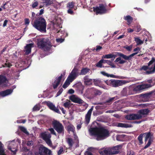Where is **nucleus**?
<instances>
[{"label": "nucleus", "instance_id": "20", "mask_svg": "<svg viewBox=\"0 0 155 155\" xmlns=\"http://www.w3.org/2000/svg\"><path fill=\"white\" fill-rule=\"evenodd\" d=\"M41 137L44 140H45L48 139H50L51 136L49 133L45 132L41 134Z\"/></svg>", "mask_w": 155, "mask_h": 155}, {"label": "nucleus", "instance_id": "37", "mask_svg": "<svg viewBox=\"0 0 155 155\" xmlns=\"http://www.w3.org/2000/svg\"><path fill=\"white\" fill-rule=\"evenodd\" d=\"M115 99V97L110 98L106 101V103L107 105H110L113 102Z\"/></svg>", "mask_w": 155, "mask_h": 155}, {"label": "nucleus", "instance_id": "43", "mask_svg": "<svg viewBox=\"0 0 155 155\" xmlns=\"http://www.w3.org/2000/svg\"><path fill=\"white\" fill-rule=\"evenodd\" d=\"M64 152L63 148L62 147H61L60 148L58 152V155H60Z\"/></svg>", "mask_w": 155, "mask_h": 155}, {"label": "nucleus", "instance_id": "15", "mask_svg": "<svg viewBox=\"0 0 155 155\" xmlns=\"http://www.w3.org/2000/svg\"><path fill=\"white\" fill-rule=\"evenodd\" d=\"M69 99L72 102L79 104H82L84 102L83 100L74 95L71 96Z\"/></svg>", "mask_w": 155, "mask_h": 155}, {"label": "nucleus", "instance_id": "14", "mask_svg": "<svg viewBox=\"0 0 155 155\" xmlns=\"http://www.w3.org/2000/svg\"><path fill=\"white\" fill-rule=\"evenodd\" d=\"M94 10L97 13L102 14L105 12L106 9L105 6L102 4L99 5V7H97L95 8H94Z\"/></svg>", "mask_w": 155, "mask_h": 155}, {"label": "nucleus", "instance_id": "2", "mask_svg": "<svg viewBox=\"0 0 155 155\" xmlns=\"http://www.w3.org/2000/svg\"><path fill=\"white\" fill-rule=\"evenodd\" d=\"M143 136L145 137L144 142L145 143L148 139V143L143 148L144 149H145L149 147L153 142V133L149 131L148 132L141 134L138 136L137 138V140L139 142V145H141L143 143Z\"/></svg>", "mask_w": 155, "mask_h": 155}, {"label": "nucleus", "instance_id": "61", "mask_svg": "<svg viewBox=\"0 0 155 155\" xmlns=\"http://www.w3.org/2000/svg\"><path fill=\"white\" fill-rule=\"evenodd\" d=\"M85 155H93L92 153L88 151H86L85 153Z\"/></svg>", "mask_w": 155, "mask_h": 155}, {"label": "nucleus", "instance_id": "64", "mask_svg": "<svg viewBox=\"0 0 155 155\" xmlns=\"http://www.w3.org/2000/svg\"><path fill=\"white\" fill-rule=\"evenodd\" d=\"M101 73L104 76H107V77L108 76V74L104 71H102Z\"/></svg>", "mask_w": 155, "mask_h": 155}, {"label": "nucleus", "instance_id": "47", "mask_svg": "<svg viewBox=\"0 0 155 155\" xmlns=\"http://www.w3.org/2000/svg\"><path fill=\"white\" fill-rule=\"evenodd\" d=\"M33 142L32 140L28 141L26 143L27 146L28 147H31L33 145Z\"/></svg>", "mask_w": 155, "mask_h": 155}, {"label": "nucleus", "instance_id": "25", "mask_svg": "<svg viewBox=\"0 0 155 155\" xmlns=\"http://www.w3.org/2000/svg\"><path fill=\"white\" fill-rule=\"evenodd\" d=\"M118 53V52L116 53L115 54H107L103 55L102 57V58H114L118 55L117 54Z\"/></svg>", "mask_w": 155, "mask_h": 155}, {"label": "nucleus", "instance_id": "53", "mask_svg": "<svg viewBox=\"0 0 155 155\" xmlns=\"http://www.w3.org/2000/svg\"><path fill=\"white\" fill-rule=\"evenodd\" d=\"M127 154V155H134V153L133 151L130 150L128 151Z\"/></svg>", "mask_w": 155, "mask_h": 155}, {"label": "nucleus", "instance_id": "50", "mask_svg": "<svg viewBox=\"0 0 155 155\" xmlns=\"http://www.w3.org/2000/svg\"><path fill=\"white\" fill-rule=\"evenodd\" d=\"M82 85L81 82H79L74 85V87H81Z\"/></svg>", "mask_w": 155, "mask_h": 155}, {"label": "nucleus", "instance_id": "4", "mask_svg": "<svg viewBox=\"0 0 155 155\" xmlns=\"http://www.w3.org/2000/svg\"><path fill=\"white\" fill-rule=\"evenodd\" d=\"M37 45L38 48L45 51H49L51 47V42L47 38L37 39Z\"/></svg>", "mask_w": 155, "mask_h": 155}, {"label": "nucleus", "instance_id": "13", "mask_svg": "<svg viewBox=\"0 0 155 155\" xmlns=\"http://www.w3.org/2000/svg\"><path fill=\"white\" fill-rule=\"evenodd\" d=\"M8 81L4 76L0 75V87H7L8 86Z\"/></svg>", "mask_w": 155, "mask_h": 155}, {"label": "nucleus", "instance_id": "7", "mask_svg": "<svg viewBox=\"0 0 155 155\" xmlns=\"http://www.w3.org/2000/svg\"><path fill=\"white\" fill-rule=\"evenodd\" d=\"M52 125L54 129L58 134H64V128L62 124L59 121L54 120L52 122Z\"/></svg>", "mask_w": 155, "mask_h": 155}, {"label": "nucleus", "instance_id": "54", "mask_svg": "<svg viewBox=\"0 0 155 155\" xmlns=\"http://www.w3.org/2000/svg\"><path fill=\"white\" fill-rule=\"evenodd\" d=\"M74 90L72 89H70L68 91V93L69 94H73L74 93Z\"/></svg>", "mask_w": 155, "mask_h": 155}, {"label": "nucleus", "instance_id": "3", "mask_svg": "<svg viewBox=\"0 0 155 155\" xmlns=\"http://www.w3.org/2000/svg\"><path fill=\"white\" fill-rule=\"evenodd\" d=\"M46 23L45 19L42 17L38 18L33 23V26L41 32L46 31Z\"/></svg>", "mask_w": 155, "mask_h": 155}, {"label": "nucleus", "instance_id": "16", "mask_svg": "<svg viewBox=\"0 0 155 155\" xmlns=\"http://www.w3.org/2000/svg\"><path fill=\"white\" fill-rule=\"evenodd\" d=\"M137 52H135L132 54H130L129 56H127L125 55L122 54L120 53H117L118 55L120 57H121L122 58L126 60H130L135 55L137 54Z\"/></svg>", "mask_w": 155, "mask_h": 155}, {"label": "nucleus", "instance_id": "49", "mask_svg": "<svg viewBox=\"0 0 155 155\" xmlns=\"http://www.w3.org/2000/svg\"><path fill=\"white\" fill-rule=\"evenodd\" d=\"M63 90L62 89V88H61L60 89V90H59L58 92H57V93L56 94V97H57V96H59L61 94V93L63 92Z\"/></svg>", "mask_w": 155, "mask_h": 155}, {"label": "nucleus", "instance_id": "32", "mask_svg": "<svg viewBox=\"0 0 155 155\" xmlns=\"http://www.w3.org/2000/svg\"><path fill=\"white\" fill-rule=\"evenodd\" d=\"M105 61L104 60L102 59L100 60L96 64V66L97 67L101 68L102 67V64L104 63V61Z\"/></svg>", "mask_w": 155, "mask_h": 155}, {"label": "nucleus", "instance_id": "41", "mask_svg": "<svg viewBox=\"0 0 155 155\" xmlns=\"http://www.w3.org/2000/svg\"><path fill=\"white\" fill-rule=\"evenodd\" d=\"M116 126L118 127H125V124L120 123H117Z\"/></svg>", "mask_w": 155, "mask_h": 155}, {"label": "nucleus", "instance_id": "10", "mask_svg": "<svg viewBox=\"0 0 155 155\" xmlns=\"http://www.w3.org/2000/svg\"><path fill=\"white\" fill-rule=\"evenodd\" d=\"M122 147V145L119 144L112 147H109L110 155L117 154L118 153Z\"/></svg>", "mask_w": 155, "mask_h": 155}, {"label": "nucleus", "instance_id": "9", "mask_svg": "<svg viewBox=\"0 0 155 155\" xmlns=\"http://www.w3.org/2000/svg\"><path fill=\"white\" fill-rule=\"evenodd\" d=\"M105 83L108 85L114 87H118L124 84L122 81L115 80H110L105 81Z\"/></svg>", "mask_w": 155, "mask_h": 155}, {"label": "nucleus", "instance_id": "62", "mask_svg": "<svg viewBox=\"0 0 155 155\" xmlns=\"http://www.w3.org/2000/svg\"><path fill=\"white\" fill-rule=\"evenodd\" d=\"M8 22V21L7 20H5L4 21V23L3 25V27H5L7 25V23Z\"/></svg>", "mask_w": 155, "mask_h": 155}, {"label": "nucleus", "instance_id": "51", "mask_svg": "<svg viewBox=\"0 0 155 155\" xmlns=\"http://www.w3.org/2000/svg\"><path fill=\"white\" fill-rule=\"evenodd\" d=\"M38 2L36 1L32 4V7L33 8H35L38 6Z\"/></svg>", "mask_w": 155, "mask_h": 155}, {"label": "nucleus", "instance_id": "45", "mask_svg": "<svg viewBox=\"0 0 155 155\" xmlns=\"http://www.w3.org/2000/svg\"><path fill=\"white\" fill-rule=\"evenodd\" d=\"M8 149L9 150H11L12 152L14 154H15L16 153V152L17 151V150L15 148H13L12 150L11 146L8 147Z\"/></svg>", "mask_w": 155, "mask_h": 155}, {"label": "nucleus", "instance_id": "22", "mask_svg": "<svg viewBox=\"0 0 155 155\" xmlns=\"http://www.w3.org/2000/svg\"><path fill=\"white\" fill-rule=\"evenodd\" d=\"M33 45L34 44L33 43H30L27 44L25 47V51L26 55H28L31 53V48L33 47Z\"/></svg>", "mask_w": 155, "mask_h": 155}, {"label": "nucleus", "instance_id": "23", "mask_svg": "<svg viewBox=\"0 0 155 155\" xmlns=\"http://www.w3.org/2000/svg\"><path fill=\"white\" fill-rule=\"evenodd\" d=\"M99 153L102 155H110L109 148L100 150Z\"/></svg>", "mask_w": 155, "mask_h": 155}, {"label": "nucleus", "instance_id": "58", "mask_svg": "<svg viewBox=\"0 0 155 155\" xmlns=\"http://www.w3.org/2000/svg\"><path fill=\"white\" fill-rule=\"evenodd\" d=\"M108 77H110L113 78H119L118 77V76H115V75H113V74H108Z\"/></svg>", "mask_w": 155, "mask_h": 155}, {"label": "nucleus", "instance_id": "55", "mask_svg": "<svg viewBox=\"0 0 155 155\" xmlns=\"http://www.w3.org/2000/svg\"><path fill=\"white\" fill-rule=\"evenodd\" d=\"M52 110L58 114H60V112L59 110V109L56 108L55 107V108H54V109H53V110Z\"/></svg>", "mask_w": 155, "mask_h": 155}, {"label": "nucleus", "instance_id": "63", "mask_svg": "<svg viewBox=\"0 0 155 155\" xmlns=\"http://www.w3.org/2000/svg\"><path fill=\"white\" fill-rule=\"evenodd\" d=\"M102 48V47L101 46H96V50L97 51L98 50H99L101 49Z\"/></svg>", "mask_w": 155, "mask_h": 155}, {"label": "nucleus", "instance_id": "6", "mask_svg": "<svg viewBox=\"0 0 155 155\" xmlns=\"http://www.w3.org/2000/svg\"><path fill=\"white\" fill-rule=\"evenodd\" d=\"M78 75V70L76 68H74L65 81L63 86V87H67L68 86L70 83L76 78Z\"/></svg>", "mask_w": 155, "mask_h": 155}, {"label": "nucleus", "instance_id": "36", "mask_svg": "<svg viewBox=\"0 0 155 155\" xmlns=\"http://www.w3.org/2000/svg\"><path fill=\"white\" fill-rule=\"evenodd\" d=\"M68 131L69 132L71 131L74 133L75 131V128L73 125L68 126L67 127Z\"/></svg>", "mask_w": 155, "mask_h": 155}, {"label": "nucleus", "instance_id": "38", "mask_svg": "<svg viewBox=\"0 0 155 155\" xmlns=\"http://www.w3.org/2000/svg\"><path fill=\"white\" fill-rule=\"evenodd\" d=\"M125 19L127 20V22L130 24L133 20V18L130 16L127 15L125 17Z\"/></svg>", "mask_w": 155, "mask_h": 155}, {"label": "nucleus", "instance_id": "56", "mask_svg": "<svg viewBox=\"0 0 155 155\" xmlns=\"http://www.w3.org/2000/svg\"><path fill=\"white\" fill-rule=\"evenodd\" d=\"M70 104L67 102H65L64 104V106L66 108L68 107L69 106Z\"/></svg>", "mask_w": 155, "mask_h": 155}, {"label": "nucleus", "instance_id": "17", "mask_svg": "<svg viewBox=\"0 0 155 155\" xmlns=\"http://www.w3.org/2000/svg\"><path fill=\"white\" fill-rule=\"evenodd\" d=\"M93 109L92 107L90 109L85 115L84 123L87 125H88L90 122L91 119V116Z\"/></svg>", "mask_w": 155, "mask_h": 155}, {"label": "nucleus", "instance_id": "28", "mask_svg": "<svg viewBox=\"0 0 155 155\" xmlns=\"http://www.w3.org/2000/svg\"><path fill=\"white\" fill-rule=\"evenodd\" d=\"M93 82L94 85L97 86H101L102 84V81L99 79H93Z\"/></svg>", "mask_w": 155, "mask_h": 155}, {"label": "nucleus", "instance_id": "24", "mask_svg": "<svg viewBox=\"0 0 155 155\" xmlns=\"http://www.w3.org/2000/svg\"><path fill=\"white\" fill-rule=\"evenodd\" d=\"M84 84L87 85V86L92 84V80L89 79L88 76H85L84 78Z\"/></svg>", "mask_w": 155, "mask_h": 155}, {"label": "nucleus", "instance_id": "8", "mask_svg": "<svg viewBox=\"0 0 155 155\" xmlns=\"http://www.w3.org/2000/svg\"><path fill=\"white\" fill-rule=\"evenodd\" d=\"M51 153L50 150L42 146L40 147L38 152L36 153L35 155H51Z\"/></svg>", "mask_w": 155, "mask_h": 155}, {"label": "nucleus", "instance_id": "26", "mask_svg": "<svg viewBox=\"0 0 155 155\" xmlns=\"http://www.w3.org/2000/svg\"><path fill=\"white\" fill-rule=\"evenodd\" d=\"M54 0H42L41 3L45 5L46 6L50 5L53 3Z\"/></svg>", "mask_w": 155, "mask_h": 155}, {"label": "nucleus", "instance_id": "12", "mask_svg": "<svg viewBox=\"0 0 155 155\" xmlns=\"http://www.w3.org/2000/svg\"><path fill=\"white\" fill-rule=\"evenodd\" d=\"M142 116L138 114H131L127 115L126 116L125 118L128 120H139L141 119Z\"/></svg>", "mask_w": 155, "mask_h": 155}, {"label": "nucleus", "instance_id": "34", "mask_svg": "<svg viewBox=\"0 0 155 155\" xmlns=\"http://www.w3.org/2000/svg\"><path fill=\"white\" fill-rule=\"evenodd\" d=\"M147 88H134L133 90L136 93H140L142 90Z\"/></svg>", "mask_w": 155, "mask_h": 155}, {"label": "nucleus", "instance_id": "52", "mask_svg": "<svg viewBox=\"0 0 155 155\" xmlns=\"http://www.w3.org/2000/svg\"><path fill=\"white\" fill-rule=\"evenodd\" d=\"M45 141L48 144L50 145H52V143L50 139H48V140H45Z\"/></svg>", "mask_w": 155, "mask_h": 155}, {"label": "nucleus", "instance_id": "11", "mask_svg": "<svg viewBox=\"0 0 155 155\" xmlns=\"http://www.w3.org/2000/svg\"><path fill=\"white\" fill-rule=\"evenodd\" d=\"M154 92V91H152L148 93L142 94L140 95V96L144 102L149 101L152 97V95Z\"/></svg>", "mask_w": 155, "mask_h": 155}, {"label": "nucleus", "instance_id": "48", "mask_svg": "<svg viewBox=\"0 0 155 155\" xmlns=\"http://www.w3.org/2000/svg\"><path fill=\"white\" fill-rule=\"evenodd\" d=\"M48 130H49V131H50L51 133L52 134H54L55 135H56V133L55 132L53 128H49V129H48Z\"/></svg>", "mask_w": 155, "mask_h": 155}, {"label": "nucleus", "instance_id": "1", "mask_svg": "<svg viewBox=\"0 0 155 155\" xmlns=\"http://www.w3.org/2000/svg\"><path fill=\"white\" fill-rule=\"evenodd\" d=\"M89 131L92 135L96 136L97 140H103L108 137L109 135L108 130L103 127H91Z\"/></svg>", "mask_w": 155, "mask_h": 155}, {"label": "nucleus", "instance_id": "44", "mask_svg": "<svg viewBox=\"0 0 155 155\" xmlns=\"http://www.w3.org/2000/svg\"><path fill=\"white\" fill-rule=\"evenodd\" d=\"M102 93V92L98 90H96L94 91V94L95 95H100Z\"/></svg>", "mask_w": 155, "mask_h": 155}, {"label": "nucleus", "instance_id": "31", "mask_svg": "<svg viewBox=\"0 0 155 155\" xmlns=\"http://www.w3.org/2000/svg\"><path fill=\"white\" fill-rule=\"evenodd\" d=\"M46 104L49 108L51 110H53L54 108H55V105L52 104L49 102H47Z\"/></svg>", "mask_w": 155, "mask_h": 155}, {"label": "nucleus", "instance_id": "35", "mask_svg": "<svg viewBox=\"0 0 155 155\" xmlns=\"http://www.w3.org/2000/svg\"><path fill=\"white\" fill-rule=\"evenodd\" d=\"M19 128L21 131L23 132L25 134L27 135L29 134L28 132L27 131L26 129L24 127L22 126H19Z\"/></svg>", "mask_w": 155, "mask_h": 155}, {"label": "nucleus", "instance_id": "59", "mask_svg": "<svg viewBox=\"0 0 155 155\" xmlns=\"http://www.w3.org/2000/svg\"><path fill=\"white\" fill-rule=\"evenodd\" d=\"M29 149L27 148L26 147H23V150L25 152H27L29 150Z\"/></svg>", "mask_w": 155, "mask_h": 155}, {"label": "nucleus", "instance_id": "30", "mask_svg": "<svg viewBox=\"0 0 155 155\" xmlns=\"http://www.w3.org/2000/svg\"><path fill=\"white\" fill-rule=\"evenodd\" d=\"M67 143L68 144L69 147H72L74 143L72 139L71 138H68L67 139Z\"/></svg>", "mask_w": 155, "mask_h": 155}, {"label": "nucleus", "instance_id": "42", "mask_svg": "<svg viewBox=\"0 0 155 155\" xmlns=\"http://www.w3.org/2000/svg\"><path fill=\"white\" fill-rule=\"evenodd\" d=\"M132 45H131L129 46L126 45L124 47V48L126 49L127 51H130L132 48Z\"/></svg>", "mask_w": 155, "mask_h": 155}, {"label": "nucleus", "instance_id": "57", "mask_svg": "<svg viewBox=\"0 0 155 155\" xmlns=\"http://www.w3.org/2000/svg\"><path fill=\"white\" fill-rule=\"evenodd\" d=\"M56 41L58 42L61 43L64 41V40L61 38H58L56 39Z\"/></svg>", "mask_w": 155, "mask_h": 155}, {"label": "nucleus", "instance_id": "5", "mask_svg": "<svg viewBox=\"0 0 155 155\" xmlns=\"http://www.w3.org/2000/svg\"><path fill=\"white\" fill-rule=\"evenodd\" d=\"M148 69L149 71H147L146 74H150L155 73V58H152L148 63V66H143L141 68L140 70L145 71Z\"/></svg>", "mask_w": 155, "mask_h": 155}, {"label": "nucleus", "instance_id": "33", "mask_svg": "<svg viewBox=\"0 0 155 155\" xmlns=\"http://www.w3.org/2000/svg\"><path fill=\"white\" fill-rule=\"evenodd\" d=\"M105 61H104V63H107L108 64L111 66L112 68H115L116 67V66L111 61H110L108 60H104Z\"/></svg>", "mask_w": 155, "mask_h": 155}, {"label": "nucleus", "instance_id": "21", "mask_svg": "<svg viewBox=\"0 0 155 155\" xmlns=\"http://www.w3.org/2000/svg\"><path fill=\"white\" fill-rule=\"evenodd\" d=\"M150 111L148 109H143L140 110L138 111L139 114L141 115L142 117H144L147 115Z\"/></svg>", "mask_w": 155, "mask_h": 155}, {"label": "nucleus", "instance_id": "29", "mask_svg": "<svg viewBox=\"0 0 155 155\" xmlns=\"http://www.w3.org/2000/svg\"><path fill=\"white\" fill-rule=\"evenodd\" d=\"M0 155H6L3 148V144L0 141Z\"/></svg>", "mask_w": 155, "mask_h": 155}, {"label": "nucleus", "instance_id": "39", "mask_svg": "<svg viewBox=\"0 0 155 155\" xmlns=\"http://www.w3.org/2000/svg\"><path fill=\"white\" fill-rule=\"evenodd\" d=\"M74 2H69L68 4L67 7L70 8H72L74 6Z\"/></svg>", "mask_w": 155, "mask_h": 155}, {"label": "nucleus", "instance_id": "40", "mask_svg": "<svg viewBox=\"0 0 155 155\" xmlns=\"http://www.w3.org/2000/svg\"><path fill=\"white\" fill-rule=\"evenodd\" d=\"M135 41L138 45L143 44V41L138 38H135Z\"/></svg>", "mask_w": 155, "mask_h": 155}, {"label": "nucleus", "instance_id": "27", "mask_svg": "<svg viewBox=\"0 0 155 155\" xmlns=\"http://www.w3.org/2000/svg\"><path fill=\"white\" fill-rule=\"evenodd\" d=\"M89 71L90 69L87 68H83L79 74L80 75H85L89 72Z\"/></svg>", "mask_w": 155, "mask_h": 155}, {"label": "nucleus", "instance_id": "46", "mask_svg": "<svg viewBox=\"0 0 155 155\" xmlns=\"http://www.w3.org/2000/svg\"><path fill=\"white\" fill-rule=\"evenodd\" d=\"M40 109V108L39 106L38 105H35L33 108V111H35L39 110Z\"/></svg>", "mask_w": 155, "mask_h": 155}, {"label": "nucleus", "instance_id": "60", "mask_svg": "<svg viewBox=\"0 0 155 155\" xmlns=\"http://www.w3.org/2000/svg\"><path fill=\"white\" fill-rule=\"evenodd\" d=\"M29 23V20L28 18H26L25 19V25H28Z\"/></svg>", "mask_w": 155, "mask_h": 155}, {"label": "nucleus", "instance_id": "18", "mask_svg": "<svg viewBox=\"0 0 155 155\" xmlns=\"http://www.w3.org/2000/svg\"><path fill=\"white\" fill-rule=\"evenodd\" d=\"M13 92V90L10 89L0 92V98L11 94Z\"/></svg>", "mask_w": 155, "mask_h": 155}, {"label": "nucleus", "instance_id": "19", "mask_svg": "<svg viewBox=\"0 0 155 155\" xmlns=\"http://www.w3.org/2000/svg\"><path fill=\"white\" fill-rule=\"evenodd\" d=\"M63 76V74H61L60 76L56 78L53 84V87H57L61 84V80Z\"/></svg>", "mask_w": 155, "mask_h": 155}]
</instances>
